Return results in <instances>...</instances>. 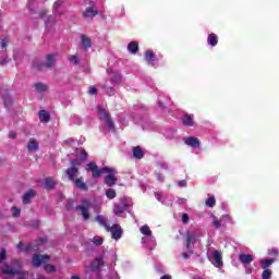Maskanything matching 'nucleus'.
<instances>
[{
	"mask_svg": "<svg viewBox=\"0 0 279 279\" xmlns=\"http://www.w3.org/2000/svg\"><path fill=\"white\" fill-rule=\"evenodd\" d=\"M35 196H36V192L34 190L26 192L23 196V203L29 204V202H32L33 197Z\"/></svg>",
	"mask_w": 279,
	"mask_h": 279,
	"instance_id": "obj_16",
	"label": "nucleus"
},
{
	"mask_svg": "<svg viewBox=\"0 0 279 279\" xmlns=\"http://www.w3.org/2000/svg\"><path fill=\"white\" fill-rule=\"evenodd\" d=\"M253 271V268L252 267H246L245 268V274H252Z\"/></svg>",
	"mask_w": 279,
	"mask_h": 279,
	"instance_id": "obj_58",
	"label": "nucleus"
},
{
	"mask_svg": "<svg viewBox=\"0 0 279 279\" xmlns=\"http://www.w3.org/2000/svg\"><path fill=\"white\" fill-rule=\"evenodd\" d=\"M161 168H162V169H167V165H165V163L161 165Z\"/></svg>",
	"mask_w": 279,
	"mask_h": 279,
	"instance_id": "obj_62",
	"label": "nucleus"
},
{
	"mask_svg": "<svg viewBox=\"0 0 279 279\" xmlns=\"http://www.w3.org/2000/svg\"><path fill=\"white\" fill-rule=\"evenodd\" d=\"M39 121H41V123L49 122V112H47L46 110L39 111Z\"/></svg>",
	"mask_w": 279,
	"mask_h": 279,
	"instance_id": "obj_26",
	"label": "nucleus"
},
{
	"mask_svg": "<svg viewBox=\"0 0 279 279\" xmlns=\"http://www.w3.org/2000/svg\"><path fill=\"white\" fill-rule=\"evenodd\" d=\"M9 60H8V57H2L0 59V66H4V64H8Z\"/></svg>",
	"mask_w": 279,
	"mask_h": 279,
	"instance_id": "obj_45",
	"label": "nucleus"
},
{
	"mask_svg": "<svg viewBox=\"0 0 279 279\" xmlns=\"http://www.w3.org/2000/svg\"><path fill=\"white\" fill-rule=\"evenodd\" d=\"M109 279H119V274H117V272H111V274L109 275Z\"/></svg>",
	"mask_w": 279,
	"mask_h": 279,
	"instance_id": "obj_52",
	"label": "nucleus"
},
{
	"mask_svg": "<svg viewBox=\"0 0 279 279\" xmlns=\"http://www.w3.org/2000/svg\"><path fill=\"white\" fill-rule=\"evenodd\" d=\"M145 60L146 63L149 66H154L156 69V66H158V63L156 62V56L154 54V51L151 50H147L145 53Z\"/></svg>",
	"mask_w": 279,
	"mask_h": 279,
	"instance_id": "obj_13",
	"label": "nucleus"
},
{
	"mask_svg": "<svg viewBox=\"0 0 279 279\" xmlns=\"http://www.w3.org/2000/svg\"><path fill=\"white\" fill-rule=\"evenodd\" d=\"M160 279H171V276H169V275H163Z\"/></svg>",
	"mask_w": 279,
	"mask_h": 279,
	"instance_id": "obj_59",
	"label": "nucleus"
},
{
	"mask_svg": "<svg viewBox=\"0 0 279 279\" xmlns=\"http://www.w3.org/2000/svg\"><path fill=\"white\" fill-rule=\"evenodd\" d=\"M86 171H92L93 178H101V173H107L105 184H107V186H114V184H117V170L114 168L105 167L99 169L97 163L89 162L86 166Z\"/></svg>",
	"mask_w": 279,
	"mask_h": 279,
	"instance_id": "obj_1",
	"label": "nucleus"
},
{
	"mask_svg": "<svg viewBox=\"0 0 279 279\" xmlns=\"http://www.w3.org/2000/svg\"><path fill=\"white\" fill-rule=\"evenodd\" d=\"M182 222H183V223H189V215H187V214H183V216H182Z\"/></svg>",
	"mask_w": 279,
	"mask_h": 279,
	"instance_id": "obj_49",
	"label": "nucleus"
},
{
	"mask_svg": "<svg viewBox=\"0 0 279 279\" xmlns=\"http://www.w3.org/2000/svg\"><path fill=\"white\" fill-rule=\"evenodd\" d=\"M217 204V201L215 199V196H211L206 199V206L209 208H214V206Z\"/></svg>",
	"mask_w": 279,
	"mask_h": 279,
	"instance_id": "obj_38",
	"label": "nucleus"
},
{
	"mask_svg": "<svg viewBox=\"0 0 279 279\" xmlns=\"http://www.w3.org/2000/svg\"><path fill=\"white\" fill-rule=\"evenodd\" d=\"M109 232H112V239H114V241H119V239L123 236V229H121V226L119 225H113L110 227Z\"/></svg>",
	"mask_w": 279,
	"mask_h": 279,
	"instance_id": "obj_9",
	"label": "nucleus"
},
{
	"mask_svg": "<svg viewBox=\"0 0 279 279\" xmlns=\"http://www.w3.org/2000/svg\"><path fill=\"white\" fill-rule=\"evenodd\" d=\"M207 43L208 45H210V47H217V35L215 34H209L208 38H207Z\"/></svg>",
	"mask_w": 279,
	"mask_h": 279,
	"instance_id": "obj_28",
	"label": "nucleus"
},
{
	"mask_svg": "<svg viewBox=\"0 0 279 279\" xmlns=\"http://www.w3.org/2000/svg\"><path fill=\"white\" fill-rule=\"evenodd\" d=\"M128 51H129L130 53H133V54L138 53V43H136V41H131V43L128 45Z\"/></svg>",
	"mask_w": 279,
	"mask_h": 279,
	"instance_id": "obj_20",
	"label": "nucleus"
},
{
	"mask_svg": "<svg viewBox=\"0 0 279 279\" xmlns=\"http://www.w3.org/2000/svg\"><path fill=\"white\" fill-rule=\"evenodd\" d=\"M94 245H101L104 243V238L96 235L94 236V239L92 240Z\"/></svg>",
	"mask_w": 279,
	"mask_h": 279,
	"instance_id": "obj_40",
	"label": "nucleus"
},
{
	"mask_svg": "<svg viewBox=\"0 0 279 279\" xmlns=\"http://www.w3.org/2000/svg\"><path fill=\"white\" fill-rule=\"evenodd\" d=\"M191 254H193L192 251H187L185 253H182L183 258H191Z\"/></svg>",
	"mask_w": 279,
	"mask_h": 279,
	"instance_id": "obj_48",
	"label": "nucleus"
},
{
	"mask_svg": "<svg viewBox=\"0 0 279 279\" xmlns=\"http://www.w3.org/2000/svg\"><path fill=\"white\" fill-rule=\"evenodd\" d=\"M183 124L187 128H193V125H195V121H193V116L185 114L183 117Z\"/></svg>",
	"mask_w": 279,
	"mask_h": 279,
	"instance_id": "obj_22",
	"label": "nucleus"
},
{
	"mask_svg": "<svg viewBox=\"0 0 279 279\" xmlns=\"http://www.w3.org/2000/svg\"><path fill=\"white\" fill-rule=\"evenodd\" d=\"M0 45L2 49H8V39H2Z\"/></svg>",
	"mask_w": 279,
	"mask_h": 279,
	"instance_id": "obj_46",
	"label": "nucleus"
},
{
	"mask_svg": "<svg viewBox=\"0 0 279 279\" xmlns=\"http://www.w3.org/2000/svg\"><path fill=\"white\" fill-rule=\"evenodd\" d=\"M158 106H159V108H162V100L158 101Z\"/></svg>",
	"mask_w": 279,
	"mask_h": 279,
	"instance_id": "obj_60",
	"label": "nucleus"
},
{
	"mask_svg": "<svg viewBox=\"0 0 279 279\" xmlns=\"http://www.w3.org/2000/svg\"><path fill=\"white\" fill-rule=\"evenodd\" d=\"M89 95H96L97 94V88L95 87H89V90H88Z\"/></svg>",
	"mask_w": 279,
	"mask_h": 279,
	"instance_id": "obj_51",
	"label": "nucleus"
},
{
	"mask_svg": "<svg viewBox=\"0 0 279 279\" xmlns=\"http://www.w3.org/2000/svg\"><path fill=\"white\" fill-rule=\"evenodd\" d=\"M44 269H45V271H47V274H54L56 266H53V265H45Z\"/></svg>",
	"mask_w": 279,
	"mask_h": 279,
	"instance_id": "obj_41",
	"label": "nucleus"
},
{
	"mask_svg": "<svg viewBox=\"0 0 279 279\" xmlns=\"http://www.w3.org/2000/svg\"><path fill=\"white\" fill-rule=\"evenodd\" d=\"M179 186H186V181L182 180L178 182Z\"/></svg>",
	"mask_w": 279,
	"mask_h": 279,
	"instance_id": "obj_57",
	"label": "nucleus"
},
{
	"mask_svg": "<svg viewBox=\"0 0 279 279\" xmlns=\"http://www.w3.org/2000/svg\"><path fill=\"white\" fill-rule=\"evenodd\" d=\"M140 232H142L144 236H151V229H149L147 225L141 227Z\"/></svg>",
	"mask_w": 279,
	"mask_h": 279,
	"instance_id": "obj_30",
	"label": "nucleus"
},
{
	"mask_svg": "<svg viewBox=\"0 0 279 279\" xmlns=\"http://www.w3.org/2000/svg\"><path fill=\"white\" fill-rule=\"evenodd\" d=\"M34 87L37 90V93H45V90H47V85L43 83H36Z\"/></svg>",
	"mask_w": 279,
	"mask_h": 279,
	"instance_id": "obj_32",
	"label": "nucleus"
},
{
	"mask_svg": "<svg viewBox=\"0 0 279 279\" xmlns=\"http://www.w3.org/2000/svg\"><path fill=\"white\" fill-rule=\"evenodd\" d=\"M17 250H20V252H29V250H32V245H25L23 242H20L17 244Z\"/></svg>",
	"mask_w": 279,
	"mask_h": 279,
	"instance_id": "obj_33",
	"label": "nucleus"
},
{
	"mask_svg": "<svg viewBox=\"0 0 279 279\" xmlns=\"http://www.w3.org/2000/svg\"><path fill=\"white\" fill-rule=\"evenodd\" d=\"M210 260L214 266L223 267V260H221V252L220 251H214Z\"/></svg>",
	"mask_w": 279,
	"mask_h": 279,
	"instance_id": "obj_11",
	"label": "nucleus"
},
{
	"mask_svg": "<svg viewBox=\"0 0 279 279\" xmlns=\"http://www.w3.org/2000/svg\"><path fill=\"white\" fill-rule=\"evenodd\" d=\"M98 116L101 121L100 132H104V134L114 132V122H112V119H110V113H108L106 109L98 107Z\"/></svg>",
	"mask_w": 279,
	"mask_h": 279,
	"instance_id": "obj_2",
	"label": "nucleus"
},
{
	"mask_svg": "<svg viewBox=\"0 0 279 279\" xmlns=\"http://www.w3.org/2000/svg\"><path fill=\"white\" fill-rule=\"evenodd\" d=\"M74 184L75 186H77V189H81V191H87V186L86 183H84V181H82V179H74Z\"/></svg>",
	"mask_w": 279,
	"mask_h": 279,
	"instance_id": "obj_27",
	"label": "nucleus"
},
{
	"mask_svg": "<svg viewBox=\"0 0 279 279\" xmlns=\"http://www.w3.org/2000/svg\"><path fill=\"white\" fill-rule=\"evenodd\" d=\"M270 254H278V250H272Z\"/></svg>",
	"mask_w": 279,
	"mask_h": 279,
	"instance_id": "obj_61",
	"label": "nucleus"
},
{
	"mask_svg": "<svg viewBox=\"0 0 279 279\" xmlns=\"http://www.w3.org/2000/svg\"><path fill=\"white\" fill-rule=\"evenodd\" d=\"M96 221L102 226L104 228H106L107 232H110V226L106 222V218H104V216L98 215L96 217Z\"/></svg>",
	"mask_w": 279,
	"mask_h": 279,
	"instance_id": "obj_21",
	"label": "nucleus"
},
{
	"mask_svg": "<svg viewBox=\"0 0 279 279\" xmlns=\"http://www.w3.org/2000/svg\"><path fill=\"white\" fill-rule=\"evenodd\" d=\"M2 274L4 276L2 279H12V276H16V279H27V272H23L21 270V263L20 262H13L11 266H7L4 269H2Z\"/></svg>",
	"mask_w": 279,
	"mask_h": 279,
	"instance_id": "obj_3",
	"label": "nucleus"
},
{
	"mask_svg": "<svg viewBox=\"0 0 279 279\" xmlns=\"http://www.w3.org/2000/svg\"><path fill=\"white\" fill-rule=\"evenodd\" d=\"M145 156V151H143V148L141 146H137L133 148V157L136 158L137 160H141Z\"/></svg>",
	"mask_w": 279,
	"mask_h": 279,
	"instance_id": "obj_18",
	"label": "nucleus"
},
{
	"mask_svg": "<svg viewBox=\"0 0 279 279\" xmlns=\"http://www.w3.org/2000/svg\"><path fill=\"white\" fill-rule=\"evenodd\" d=\"M46 189H53L56 186V181L51 178L46 179L45 181Z\"/></svg>",
	"mask_w": 279,
	"mask_h": 279,
	"instance_id": "obj_36",
	"label": "nucleus"
},
{
	"mask_svg": "<svg viewBox=\"0 0 279 279\" xmlns=\"http://www.w3.org/2000/svg\"><path fill=\"white\" fill-rule=\"evenodd\" d=\"M76 156L80 159H73L71 161L72 167H77V166L82 165V162H84V160H86V158H88V153H86V150L80 148L76 150Z\"/></svg>",
	"mask_w": 279,
	"mask_h": 279,
	"instance_id": "obj_6",
	"label": "nucleus"
},
{
	"mask_svg": "<svg viewBox=\"0 0 279 279\" xmlns=\"http://www.w3.org/2000/svg\"><path fill=\"white\" fill-rule=\"evenodd\" d=\"M104 265V257H96L92 263V269L97 271Z\"/></svg>",
	"mask_w": 279,
	"mask_h": 279,
	"instance_id": "obj_17",
	"label": "nucleus"
},
{
	"mask_svg": "<svg viewBox=\"0 0 279 279\" xmlns=\"http://www.w3.org/2000/svg\"><path fill=\"white\" fill-rule=\"evenodd\" d=\"M262 278H263V279H269V278H271V270L265 269V270L263 271V274H262Z\"/></svg>",
	"mask_w": 279,
	"mask_h": 279,
	"instance_id": "obj_42",
	"label": "nucleus"
},
{
	"mask_svg": "<svg viewBox=\"0 0 279 279\" xmlns=\"http://www.w3.org/2000/svg\"><path fill=\"white\" fill-rule=\"evenodd\" d=\"M9 138H16V132L11 131V132L9 133Z\"/></svg>",
	"mask_w": 279,
	"mask_h": 279,
	"instance_id": "obj_54",
	"label": "nucleus"
},
{
	"mask_svg": "<svg viewBox=\"0 0 279 279\" xmlns=\"http://www.w3.org/2000/svg\"><path fill=\"white\" fill-rule=\"evenodd\" d=\"M239 260L242 265H250V263L254 260V256L250 254H240Z\"/></svg>",
	"mask_w": 279,
	"mask_h": 279,
	"instance_id": "obj_14",
	"label": "nucleus"
},
{
	"mask_svg": "<svg viewBox=\"0 0 279 279\" xmlns=\"http://www.w3.org/2000/svg\"><path fill=\"white\" fill-rule=\"evenodd\" d=\"M185 145H189L190 147H193L194 149L199 147V140L196 137H187L184 140Z\"/></svg>",
	"mask_w": 279,
	"mask_h": 279,
	"instance_id": "obj_15",
	"label": "nucleus"
},
{
	"mask_svg": "<svg viewBox=\"0 0 279 279\" xmlns=\"http://www.w3.org/2000/svg\"><path fill=\"white\" fill-rule=\"evenodd\" d=\"M117 84H121V74H113L110 81H107L105 85H102L104 90H106L107 95L111 97L114 95V88L112 86H117Z\"/></svg>",
	"mask_w": 279,
	"mask_h": 279,
	"instance_id": "obj_5",
	"label": "nucleus"
},
{
	"mask_svg": "<svg viewBox=\"0 0 279 279\" xmlns=\"http://www.w3.org/2000/svg\"><path fill=\"white\" fill-rule=\"evenodd\" d=\"M5 260V251L0 252V263H3Z\"/></svg>",
	"mask_w": 279,
	"mask_h": 279,
	"instance_id": "obj_50",
	"label": "nucleus"
},
{
	"mask_svg": "<svg viewBox=\"0 0 279 279\" xmlns=\"http://www.w3.org/2000/svg\"><path fill=\"white\" fill-rule=\"evenodd\" d=\"M193 243V235H187V245L186 247L189 248V246Z\"/></svg>",
	"mask_w": 279,
	"mask_h": 279,
	"instance_id": "obj_53",
	"label": "nucleus"
},
{
	"mask_svg": "<svg viewBox=\"0 0 279 279\" xmlns=\"http://www.w3.org/2000/svg\"><path fill=\"white\" fill-rule=\"evenodd\" d=\"M155 197L158 202H161L165 206H173V197L169 195H162L160 193H155Z\"/></svg>",
	"mask_w": 279,
	"mask_h": 279,
	"instance_id": "obj_7",
	"label": "nucleus"
},
{
	"mask_svg": "<svg viewBox=\"0 0 279 279\" xmlns=\"http://www.w3.org/2000/svg\"><path fill=\"white\" fill-rule=\"evenodd\" d=\"M69 62H71V64H77L80 62V59H77V56H70Z\"/></svg>",
	"mask_w": 279,
	"mask_h": 279,
	"instance_id": "obj_43",
	"label": "nucleus"
},
{
	"mask_svg": "<svg viewBox=\"0 0 279 279\" xmlns=\"http://www.w3.org/2000/svg\"><path fill=\"white\" fill-rule=\"evenodd\" d=\"M81 40H82L83 49H90L92 47L90 38H88L86 35H82Z\"/></svg>",
	"mask_w": 279,
	"mask_h": 279,
	"instance_id": "obj_19",
	"label": "nucleus"
},
{
	"mask_svg": "<svg viewBox=\"0 0 279 279\" xmlns=\"http://www.w3.org/2000/svg\"><path fill=\"white\" fill-rule=\"evenodd\" d=\"M215 228H221L223 225L221 223V220H214Z\"/></svg>",
	"mask_w": 279,
	"mask_h": 279,
	"instance_id": "obj_47",
	"label": "nucleus"
},
{
	"mask_svg": "<svg viewBox=\"0 0 279 279\" xmlns=\"http://www.w3.org/2000/svg\"><path fill=\"white\" fill-rule=\"evenodd\" d=\"M142 243L147 250H154L156 247V238L154 235L144 236L142 238Z\"/></svg>",
	"mask_w": 279,
	"mask_h": 279,
	"instance_id": "obj_10",
	"label": "nucleus"
},
{
	"mask_svg": "<svg viewBox=\"0 0 279 279\" xmlns=\"http://www.w3.org/2000/svg\"><path fill=\"white\" fill-rule=\"evenodd\" d=\"M89 5L83 13V16L85 19H93V16H97L98 11L95 8V2L89 1Z\"/></svg>",
	"mask_w": 279,
	"mask_h": 279,
	"instance_id": "obj_8",
	"label": "nucleus"
},
{
	"mask_svg": "<svg viewBox=\"0 0 279 279\" xmlns=\"http://www.w3.org/2000/svg\"><path fill=\"white\" fill-rule=\"evenodd\" d=\"M49 260V255H34L33 256V265L34 267H40V265H45Z\"/></svg>",
	"mask_w": 279,
	"mask_h": 279,
	"instance_id": "obj_12",
	"label": "nucleus"
},
{
	"mask_svg": "<svg viewBox=\"0 0 279 279\" xmlns=\"http://www.w3.org/2000/svg\"><path fill=\"white\" fill-rule=\"evenodd\" d=\"M113 213L114 215H122V213H125V207L121 206V203L114 204Z\"/></svg>",
	"mask_w": 279,
	"mask_h": 279,
	"instance_id": "obj_29",
	"label": "nucleus"
},
{
	"mask_svg": "<svg viewBox=\"0 0 279 279\" xmlns=\"http://www.w3.org/2000/svg\"><path fill=\"white\" fill-rule=\"evenodd\" d=\"M157 180L159 182H165V177H162V174H157Z\"/></svg>",
	"mask_w": 279,
	"mask_h": 279,
	"instance_id": "obj_56",
	"label": "nucleus"
},
{
	"mask_svg": "<svg viewBox=\"0 0 279 279\" xmlns=\"http://www.w3.org/2000/svg\"><path fill=\"white\" fill-rule=\"evenodd\" d=\"M53 64H56V54H48L46 57V66L51 68Z\"/></svg>",
	"mask_w": 279,
	"mask_h": 279,
	"instance_id": "obj_25",
	"label": "nucleus"
},
{
	"mask_svg": "<svg viewBox=\"0 0 279 279\" xmlns=\"http://www.w3.org/2000/svg\"><path fill=\"white\" fill-rule=\"evenodd\" d=\"M12 213H13V217H19V215H21V209L13 207Z\"/></svg>",
	"mask_w": 279,
	"mask_h": 279,
	"instance_id": "obj_44",
	"label": "nucleus"
},
{
	"mask_svg": "<svg viewBox=\"0 0 279 279\" xmlns=\"http://www.w3.org/2000/svg\"><path fill=\"white\" fill-rule=\"evenodd\" d=\"M62 3H64V0H58L54 2V4H53L54 14H60V12H58V10L62 5Z\"/></svg>",
	"mask_w": 279,
	"mask_h": 279,
	"instance_id": "obj_39",
	"label": "nucleus"
},
{
	"mask_svg": "<svg viewBox=\"0 0 279 279\" xmlns=\"http://www.w3.org/2000/svg\"><path fill=\"white\" fill-rule=\"evenodd\" d=\"M106 196L108 199H114V197H117V191H114V189H108L106 191Z\"/></svg>",
	"mask_w": 279,
	"mask_h": 279,
	"instance_id": "obj_34",
	"label": "nucleus"
},
{
	"mask_svg": "<svg viewBox=\"0 0 279 279\" xmlns=\"http://www.w3.org/2000/svg\"><path fill=\"white\" fill-rule=\"evenodd\" d=\"M120 205L122 206V208H124V210H128L130 206V199L125 197L120 198Z\"/></svg>",
	"mask_w": 279,
	"mask_h": 279,
	"instance_id": "obj_37",
	"label": "nucleus"
},
{
	"mask_svg": "<svg viewBox=\"0 0 279 279\" xmlns=\"http://www.w3.org/2000/svg\"><path fill=\"white\" fill-rule=\"evenodd\" d=\"M90 208H94L96 213H99V210L95 208V204H93V202L84 198L82 199V204L76 206L75 210H77L78 214L82 215L84 221H88L90 219Z\"/></svg>",
	"mask_w": 279,
	"mask_h": 279,
	"instance_id": "obj_4",
	"label": "nucleus"
},
{
	"mask_svg": "<svg viewBox=\"0 0 279 279\" xmlns=\"http://www.w3.org/2000/svg\"><path fill=\"white\" fill-rule=\"evenodd\" d=\"M27 149L28 151H38V142L34 138L29 140Z\"/></svg>",
	"mask_w": 279,
	"mask_h": 279,
	"instance_id": "obj_23",
	"label": "nucleus"
},
{
	"mask_svg": "<svg viewBox=\"0 0 279 279\" xmlns=\"http://www.w3.org/2000/svg\"><path fill=\"white\" fill-rule=\"evenodd\" d=\"M69 180L75 181V175H77L78 170L75 166L72 168L68 169L66 171Z\"/></svg>",
	"mask_w": 279,
	"mask_h": 279,
	"instance_id": "obj_24",
	"label": "nucleus"
},
{
	"mask_svg": "<svg viewBox=\"0 0 279 279\" xmlns=\"http://www.w3.org/2000/svg\"><path fill=\"white\" fill-rule=\"evenodd\" d=\"M178 204H180V205L186 204V198H179Z\"/></svg>",
	"mask_w": 279,
	"mask_h": 279,
	"instance_id": "obj_55",
	"label": "nucleus"
},
{
	"mask_svg": "<svg viewBox=\"0 0 279 279\" xmlns=\"http://www.w3.org/2000/svg\"><path fill=\"white\" fill-rule=\"evenodd\" d=\"M260 265H263V269H267V267H271V265H274V258L262 259Z\"/></svg>",
	"mask_w": 279,
	"mask_h": 279,
	"instance_id": "obj_31",
	"label": "nucleus"
},
{
	"mask_svg": "<svg viewBox=\"0 0 279 279\" xmlns=\"http://www.w3.org/2000/svg\"><path fill=\"white\" fill-rule=\"evenodd\" d=\"M53 23H56V20L53 19V16H49L47 21H45L47 29H51V27H53Z\"/></svg>",
	"mask_w": 279,
	"mask_h": 279,
	"instance_id": "obj_35",
	"label": "nucleus"
}]
</instances>
